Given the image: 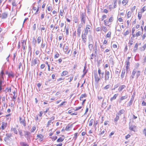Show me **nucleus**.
I'll return each mask as SVG.
<instances>
[{
	"label": "nucleus",
	"mask_w": 146,
	"mask_h": 146,
	"mask_svg": "<svg viewBox=\"0 0 146 146\" xmlns=\"http://www.w3.org/2000/svg\"><path fill=\"white\" fill-rule=\"evenodd\" d=\"M80 16L81 23H82V24H85L86 20V14L85 13L81 12L80 13Z\"/></svg>",
	"instance_id": "obj_1"
},
{
	"label": "nucleus",
	"mask_w": 146,
	"mask_h": 146,
	"mask_svg": "<svg viewBox=\"0 0 146 146\" xmlns=\"http://www.w3.org/2000/svg\"><path fill=\"white\" fill-rule=\"evenodd\" d=\"M39 63L40 61L37 58H36L34 59H33L31 63V66H34L37 64V66H38Z\"/></svg>",
	"instance_id": "obj_2"
},
{
	"label": "nucleus",
	"mask_w": 146,
	"mask_h": 146,
	"mask_svg": "<svg viewBox=\"0 0 146 146\" xmlns=\"http://www.w3.org/2000/svg\"><path fill=\"white\" fill-rule=\"evenodd\" d=\"M81 28L80 27H78L77 31L78 36H80L81 32Z\"/></svg>",
	"instance_id": "obj_20"
},
{
	"label": "nucleus",
	"mask_w": 146,
	"mask_h": 146,
	"mask_svg": "<svg viewBox=\"0 0 146 146\" xmlns=\"http://www.w3.org/2000/svg\"><path fill=\"white\" fill-rule=\"evenodd\" d=\"M59 54L58 53H57L56 54H55L54 56V58H58L59 57Z\"/></svg>",
	"instance_id": "obj_59"
},
{
	"label": "nucleus",
	"mask_w": 146,
	"mask_h": 146,
	"mask_svg": "<svg viewBox=\"0 0 146 146\" xmlns=\"http://www.w3.org/2000/svg\"><path fill=\"white\" fill-rule=\"evenodd\" d=\"M8 15V14L7 12L2 13L1 16V17L2 19H5L7 17Z\"/></svg>",
	"instance_id": "obj_9"
},
{
	"label": "nucleus",
	"mask_w": 146,
	"mask_h": 146,
	"mask_svg": "<svg viewBox=\"0 0 146 146\" xmlns=\"http://www.w3.org/2000/svg\"><path fill=\"white\" fill-rule=\"evenodd\" d=\"M141 12H139L138 13V17L139 19L140 20V19L141 17Z\"/></svg>",
	"instance_id": "obj_47"
},
{
	"label": "nucleus",
	"mask_w": 146,
	"mask_h": 146,
	"mask_svg": "<svg viewBox=\"0 0 146 146\" xmlns=\"http://www.w3.org/2000/svg\"><path fill=\"white\" fill-rule=\"evenodd\" d=\"M146 61V56H144L143 57V60H142V62L144 65L145 64Z\"/></svg>",
	"instance_id": "obj_32"
},
{
	"label": "nucleus",
	"mask_w": 146,
	"mask_h": 146,
	"mask_svg": "<svg viewBox=\"0 0 146 146\" xmlns=\"http://www.w3.org/2000/svg\"><path fill=\"white\" fill-rule=\"evenodd\" d=\"M94 75L95 82L97 84H98L99 83V81L100 80V78L99 77L97 73H94Z\"/></svg>",
	"instance_id": "obj_7"
},
{
	"label": "nucleus",
	"mask_w": 146,
	"mask_h": 146,
	"mask_svg": "<svg viewBox=\"0 0 146 146\" xmlns=\"http://www.w3.org/2000/svg\"><path fill=\"white\" fill-rule=\"evenodd\" d=\"M110 75V72L109 71L106 70L105 72V81L106 82L107 80H108L109 79Z\"/></svg>",
	"instance_id": "obj_4"
},
{
	"label": "nucleus",
	"mask_w": 146,
	"mask_h": 146,
	"mask_svg": "<svg viewBox=\"0 0 146 146\" xmlns=\"http://www.w3.org/2000/svg\"><path fill=\"white\" fill-rule=\"evenodd\" d=\"M10 139V138L9 137H7L6 136V137H5L4 140L6 142L9 140Z\"/></svg>",
	"instance_id": "obj_49"
},
{
	"label": "nucleus",
	"mask_w": 146,
	"mask_h": 146,
	"mask_svg": "<svg viewBox=\"0 0 146 146\" xmlns=\"http://www.w3.org/2000/svg\"><path fill=\"white\" fill-rule=\"evenodd\" d=\"M22 44V48H23V50H25L26 48V42L24 40H23L21 42Z\"/></svg>",
	"instance_id": "obj_13"
},
{
	"label": "nucleus",
	"mask_w": 146,
	"mask_h": 146,
	"mask_svg": "<svg viewBox=\"0 0 146 146\" xmlns=\"http://www.w3.org/2000/svg\"><path fill=\"white\" fill-rule=\"evenodd\" d=\"M64 13V11L63 9H60V15L61 16L63 15V13Z\"/></svg>",
	"instance_id": "obj_43"
},
{
	"label": "nucleus",
	"mask_w": 146,
	"mask_h": 146,
	"mask_svg": "<svg viewBox=\"0 0 146 146\" xmlns=\"http://www.w3.org/2000/svg\"><path fill=\"white\" fill-rule=\"evenodd\" d=\"M1 124V128L2 129H4L7 126V123L4 122H2Z\"/></svg>",
	"instance_id": "obj_17"
},
{
	"label": "nucleus",
	"mask_w": 146,
	"mask_h": 146,
	"mask_svg": "<svg viewBox=\"0 0 146 146\" xmlns=\"http://www.w3.org/2000/svg\"><path fill=\"white\" fill-rule=\"evenodd\" d=\"M98 121H96L95 122L94 121V127L96 129L97 128V127H96V125L98 124Z\"/></svg>",
	"instance_id": "obj_42"
},
{
	"label": "nucleus",
	"mask_w": 146,
	"mask_h": 146,
	"mask_svg": "<svg viewBox=\"0 0 146 146\" xmlns=\"http://www.w3.org/2000/svg\"><path fill=\"white\" fill-rule=\"evenodd\" d=\"M110 23L109 22H108V20L107 21L106 20H104V24L106 25V26H109L108 25V24H109V23Z\"/></svg>",
	"instance_id": "obj_40"
},
{
	"label": "nucleus",
	"mask_w": 146,
	"mask_h": 146,
	"mask_svg": "<svg viewBox=\"0 0 146 146\" xmlns=\"http://www.w3.org/2000/svg\"><path fill=\"white\" fill-rule=\"evenodd\" d=\"M41 40V37L40 36H39L38 37L37 41L38 44H39Z\"/></svg>",
	"instance_id": "obj_44"
},
{
	"label": "nucleus",
	"mask_w": 146,
	"mask_h": 146,
	"mask_svg": "<svg viewBox=\"0 0 146 146\" xmlns=\"http://www.w3.org/2000/svg\"><path fill=\"white\" fill-rule=\"evenodd\" d=\"M64 28L66 30V34L67 35H68L69 34L68 26H66V25H65Z\"/></svg>",
	"instance_id": "obj_18"
},
{
	"label": "nucleus",
	"mask_w": 146,
	"mask_h": 146,
	"mask_svg": "<svg viewBox=\"0 0 146 146\" xmlns=\"http://www.w3.org/2000/svg\"><path fill=\"white\" fill-rule=\"evenodd\" d=\"M37 137L38 138H40L39 139V141H42L43 138V136L41 134H39L37 135Z\"/></svg>",
	"instance_id": "obj_19"
},
{
	"label": "nucleus",
	"mask_w": 146,
	"mask_h": 146,
	"mask_svg": "<svg viewBox=\"0 0 146 146\" xmlns=\"http://www.w3.org/2000/svg\"><path fill=\"white\" fill-rule=\"evenodd\" d=\"M125 112V111L124 110H120L119 113H118V115H121V114Z\"/></svg>",
	"instance_id": "obj_29"
},
{
	"label": "nucleus",
	"mask_w": 146,
	"mask_h": 146,
	"mask_svg": "<svg viewBox=\"0 0 146 146\" xmlns=\"http://www.w3.org/2000/svg\"><path fill=\"white\" fill-rule=\"evenodd\" d=\"M78 133H75V134H74V139H75V140H76V138H77V135H78Z\"/></svg>",
	"instance_id": "obj_60"
},
{
	"label": "nucleus",
	"mask_w": 146,
	"mask_h": 146,
	"mask_svg": "<svg viewBox=\"0 0 146 146\" xmlns=\"http://www.w3.org/2000/svg\"><path fill=\"white\" fill-rule=\"evenodd\" d=\"M118 95V94H114L113 97L110 98V101H112L113 100L115 99Z\"/></svg>",
	"instance_id": "obj_21"
},
{
	"label": "nucleus",
	"mask_w": 146,
	"mask_h": 146,
	"mask_svg": "<svg viewBox=\"0 0 146 146\" xmlns=\"http://www.w3.org/2000/svg\"><path fill=\"white\" fill-rule=\"evenodd\" d=\"M67 103V102H66V101H64V102H62L61 103V104L60 105H59V106L60 107V106H64V105H65V104H65V103Z\"/></svg>",
	"instance_id": "obj_54"
},
{
	"label": "nucleus",
	"mask_w": 146,
	"mask_h": 146,
	"mask_svg": "<svg viewBox=\"0 0 146 146\" xmlns=\"http://www.w3.org/2000/svg\"><path fill=\"white\" fill-rule=\"evenodd\" d=\"M129 130H132L135 132L136 130V127L134 125H132L131 123L130 122L129 124Z\"/></svg>",
	"instance_id": "obj_6"
},
{
	"label": "nucleus",
	"mask_w": 146,
	"mask_h": 146,
	"mask_svg": "<svg viewBox=\"0 0 146 146\" xmlns=\"http://www.w3.org/2000/svg\"><path fill=\"white\" fill-rule=\"evenodd\" d=\"M146 47V46L145 45V44L143 46L140 48V50L141 51H144L145 50Z\"/></svg>",
	"instance_id": "obj_36"
},
{
	"label": "nucleus",
	"mask_w": 146,
	"mask_h": 146,
	"mask_svg": "<svg viewBox=\"0 0 146 146\" xmlns=\"http://www.w3.org/2000/svg\"><path fill=\"white\" fill-rule=\"evenodd\" d=\"M57 137L56 136H53L52 138V139H53L54 140H56L57 139Z\"/></svg>",
	"instance_id": "obj_64"
},
{
	"label": "nucleus",
	"mask_w": 146,
	"mask_h": 146,
	"mask_svg": "<svg viewBox=\"0 0 146 146\" xmlns=\"http://www.w3.org/2000/svg\"><path fill=\"white\" fill-rule=\"evenodd\" d=\"M119 115L117 114L116 115V116L115 118L114 119V121H117L119 119Z\"/></svg>",
	"instance_id": "obj_45"
},
{
	"label": "nucleus",
	"mask_w": 146,
	"mask_h": 146,
	"mask_svg": "<svg viewBox=\"0 0 146 146\" xmlns=\"http://www.w3.org/2000/svg\"><path fill=\"white\" fill-rule=\"evenodd\" d=\"M113 7L112 8L114 9L115 8L117 7V0H113Z\"/></svg>",
	"instance_id": "obj_24"
},
{
	"label": "nucleus",
	"mask_w": 146,
	"mask_h": 146,
	"mask_svg": "<svg viewBox=\"0 0 146 146\" xmlns=\"http://www.w3.org/2000/svg\"><path fill=\"white\" fill-rule=\"evenodd\" d=\"M111 32L110 31H109L108 32L107 34L106 35V37L110 38L111 37Z\"/></svg>",
	"instance_id": "obj_38"
},
{
	"label": "nucleus",
	"mask_w": 146,
	"mask_h": 146,
	"mask_svg": "<svg viewBox=\"0 0 146 146\" xmlns=\"http://www.w3.org/2000/svg\"><path fill=\"white\" fill-rule=\"evenodd\" d=\"M88 34L84 32H83L82 34V40L84 42V43H86V42L87 41V35Z\"/></svg>",
	"instance_id": "obj_5"
},
{
	"label": "nucleus",
	"mask_w": 146,
	"mask_h": 146,
	"mask_svg": "<svg viewBox=\"0 0 146 146\" xmlns=\"http://www.w3.org/2000/svg\"><path fill=\"white\" fill-rule=\"evenodd\" d=\"M92 30L91 26L89 25H87L86 26V28H85L84 32L88 34V32L91 33Z\"/></svg>",
	"instance_id": "obj_3"
},
{
	"label": "nucleus",
	"mask_w": 146,
	"mask_h": 146,
	"mask_svg": "<svg viewBox=\"0 0 146 146\" xmlns=\"http://www.w3.org/2000/svg\"><path fill=\"white\" fill-rule=\"evenodd\" d=\"M8 76L9 77H11L13 78L14 77V73L12 72H9L8 74Z\"/></svg>",
	"instance_id": "obj_26"
},
{
	"label": "nucleus",
	"mask_w": 146,
	"mask_h": 146,
	"mask_svg": "<svg viewBox=\"0 0 146 146\" xmlns=\"http://www.w3.org/2000/svg\"><path fill=\"white\" fill-rule=\"evenodd\" d=\"M103 30L104 31L106 32L107 31V29L106 27L103 26L102 27V29L101 31Z\"/></svg>",
	"instance_id": "obj_28"
},
{
	"label": "nucleus",
	"mask_w": 146,
	"mask_h": 146,
	"mask_svg": "<svg viewBox=\"0 0 146 146\" xmlns=\"http://www.w3.org/2000/svg\"><path fill=\"white\" fill-rule=\"evenodd\" d=\"M11 91V87H7L4 90V91L6 93L7 92H10Z\"/></svg>",
	"instance_id": "obj_16"
},
{
	"label": "nucleus",
	"mask_w": 146,
	"mask_h": 146,
	"mask_svg": "<svg viewBox=\"0 0 146 146\" xmlns=\"http://www.w3.org/2000/svg\"><path fill=\"white\" fill-rule=\"evenodd\" d=\"M45 66V65L44 64H42L40 66V68L41 69H43Z\"/></svg>",
	"instance_id": "obj_62"
},
{
	"label": "nucleus",
	"mask_w": 146,
	"mask_h": 146,
	"mask_svg": "<svg viewBox=\"0 0 146 146\" xmlns=\"http://www.w3.org/2000/svg\"><path fill=\"white\" fill-rule=\"evenodd\" d=\"M88 48L90 51L93 48V45L92 44H90L88 45Z\"/></svg>",
	"instance_id": "obj_30"
},
{
	"label": "nucleus",
	"mask_w": 146,
	"mask_h": 146,
	"mask_svg": "<svg viewBox=\"0 0 146 146\" xmlns=\"http://www.w3.org/2000/svg\"><path fill=\"white\" fill-rule=\"evenodd\" d=\"M6 136L11 138V137L12 136V134L11 133H7Z\"/></svg>",
	"instance_id": "obj_57"
},
{
	"label": "nucleus",
	"mask_w": 146,
	"mask_h": 146,
	"mask_svg": "<svg viewBox=\"0 0 146 146\" xmlns=\"http://www.w3.org/2000/svg\"><path fill=\"white\" fill-rule=\"evenodd\" d=\"M113 21V16H112L111 17H110L108 20V22L110 23H111Z\"/></svg>",
	"instance_id": "obj_39"
},
{
	"label": "nucleus",
	"mask_w": 146,
	"mask_h": 146,
	"mask_svg": "<svg viewBox=\"0 0 146 146\" xmlns=\"http://www.w3.org/2000/svg\"><path fill=\"white\" fill-rule=\"evenodd\" d=\"M105 130H103L102 131H101L100 133V135H101L105 133Z\"/></svg>",
	"instance_id": "obj_63"
},
{
	"label": "nucleus",
	"mask_w": 146,
	"mask_h": 146,
	"mask_svg": "<svg viewBox=\"0 0 146 146\" xmlns=\"http://www.w3.org/2000/svg\"><path fill=\"white\" fill-rule=\"evenodd\" d=\"M63 48L64 51L65 52L68 50V46H65V44Z\"/></svg>",
	"instance_id": "obj_22"
},
{
	"label": "nucleus",
	"mask_w": 146,
	"mask_h": 146,
	"mask_svg": "<svg viewBox=\"0 0 146 146\" xmlns=\"http://www.w3.org/2000/svg\"><path fill=\"white\" fill-rule=\"evenodd\" d=\"M11 131H13L14 132L15 134H17V131L16 130L15 128H12L11 129Z\"/></svg>",
	"instance_id": "obj_31"
},
{
	"label": "nucleus",
	"mask_w": 146,
	"mask_h": 146,
	"mask_svg": "<svg viewBox=\"0 0 146 146\" xmlns=\"http://www.w3.org/2000/svg\"><path fill=\"white\" fill-rule=\"evenodd\" d=\"M46 29L44 27H42L40 28V30L41 32H42V31H44L45 32H46Z\"/></svg>",
	"instance_id": "obj_55"
},
{
	"label": "nucleus",
	"mask_w": 146,
	"mask_h": 146,
	"mask_svg": "<svg viewBox=\"0 0 146 146\" xmlns=\"http://www.w3.org/2000/svg\"><path fill=\"white\" fill-rule=\"evenodd\" d=\"M86 66H85L84 67V69L83 71V74H84L85 75L86 74V73L87 72V70H86Z\"/></svg>",
	"instance_id": "obj_46"
},
{
	"label": "nucleus",
	"mask_w": 146,
	"mask_h": 146,
	"mask_svg": "<svg viewBox=\"0 0 146 146\" xmlns=\"http://www.w3.org/2000/svg\"><path fill=\"white\" fill-rule=\"evenodd\" d=\"M136 77L137 78L140 75V72L139 71H136Z\"/></svg>",
	"instance_id": "obj_35"
},
{
	"label": "nucleus",
	"mask_w": 146,
	"mask_h": 146,
	"mask_svg": "<svg viewBox=\"0 0 146 146\" xmlns=\"http://www.w3.org/2000/svg\"><path fill=\"white\" fill-rule=\"evenodd\" d=\"M19 118L20 123L23 125L25 127L26 126V123L25 119H22L21 117H19Z\"/></svg>",
	"instance_id": "obj_8"
},
{
	"label": "nucleus",
	"mask_w": 146,
	"mask_h": 146,
	"mask_svg": "<svg viewBox=\"0 0 146 146\" xmlns=\"http://www.w3.org/2000/svg\"><path fill=\"white\" fill-rule=\"evenodd\" d=\"M131 12H128L127 14V16L128 18H129L131 16Z\"/></svg>",
	"instance_id": "obj_58"
},
{
	"label": "nucleus",
	"mask_w": 146,
	"mask_h": 146,
	"mask_svg": "<svg viewBox=\"0 0 146 146\" xmlns=\"http://www.w3.org/2000/svg\"><path fill=\"white\" fill-rule=\"evenodd\" d=\"M106 15H103L101 19V21H103L104 19H106Z\"/></svg>",
	"instance_id": "obj_52"
},
{
	"label": "nucleus",
	"mask_w": 146,
	"mask_h": 146,
	"mask_svg": "<svg viewBox=\"0 0 146 146\" xmlns=\"http://www.w3.org/2000/svg\"><path fill=\"white\" fill-rule=\"evenodd\" d=\"M129 32L128 30H127L126 32H125L124 33V35L125 36H126L127 35H128L129 33Z\"/></svg>",
	"instance_id": "obj_51"
},
{
	"label": "nucleus",
	"mask_w": 146,
	"mask_h": 146,
	"mask_svg": "<svg viewBox=\"0 0 146 146\" xmlns=\"http://www.w3.org/2000/svg\"><path fill=\"white\" fill-rule=\"evenodd\" d=\"M146 10L145 7L144 6L143 8L141 9V12L142 13H143L144 11Z\"/></svg>",
	"instance_id": "obj_56"
},
{
	"label": "nucleus",
	"mask_w": 146,
	"mask_h": 146,
	"mask_svg": "<svg viewBox=\"0 0 146 146\" xmlns=\"http://www.w3.org/2000/svg\"><path fill=\"white\" fill-rule=\"evenodd\" d=\"M94 122V120L93 119H91L89 121V126H92L93 125V123Z\"/></svg>",
	"instance_id": "obj_33"
},
{
	"label": "nucleus",
	"mask_w": 146,
	"mask_h": 146,
	"mask_svg": "<svg viewBox=\"0 0 146 146\" xmlns=\"http://www.w3.org/2000/svg\"><path fill=\"white\" fill-rule=\"evenodd\" d=\"M36 129V127L35 126H33L31 130V132H33Z\"/></svg>",
	"instance_id": "obj_50"
},
{
	"label": "nucleus",
	"mask_w": 146,
	"mask_h": 146,
	"mask_svg": "<svg viewBox=\"0 0 146 146\" xmlns=\"http://www.w3.org/2000/svg\"><path fill=\"white\" fill-rule=\"evenodd\" d=\"M87 96V95L86 94H82L81 95V96L80 98V100H82V99L84 97L85 98Z\"/></svg>",
	"instance_id": "obj_25"
},
{
	"label": "nucleus",
	"mask_w": 146,
	"mask_h": 146,
	"mask_svg": "<svg viewBox=\"0 0 146 146\" xmlns=\"http://www.w3.org/2000/svg\"><path fill=\"white\" fill-rule=\"evenodd\" d=\"M50 119V120L48 121V122L47 123V127H48L50 125V123H53L52 122V121H53L54 120V119H55L54 117L53 116L52 117H51Z\"/></svg>",
	"instance_id": "obj_10"
},
{
	"label": "nucleus",
	"mask_w": 146,
	"mask_h": 146,
	"mask_svg": "<svg viewBox=\"0 0 146 146\" xmlns=\"http://www.w3.org/2000/svg\"><path fill=\"white\" fill-rule=\"evenodd\" d=\"M68 72L66 71H63L61 74V76H64L67 74Z\"/></svg>",
	"instance_id": "obj_27"
},
{
	"label": "nucleus",
	"mask_w": 146,
	"mask_h": 146,
	"mask_svg": "<svg viewBox=\"0 0 146 146\" xmlns=\"http://www.w3.org/2000/svg\"><path fill=\"white\" fill-rule=\"evenodd\" d=\"M125 69H122L121 74V77L122 79H123L124 77L125 74Z\"/></svg>",
	"instance_id": "obj_14"
},
{
	"label": "nucleus",
	"mask_w": 146,
	"mask_h": 146,
	"mask_svg": "<svg viewBox=\"0 0 146 146\" xmlns=\"http://www.w3.org/2000/svg\"><path fill=\"white\" fill-rule=\"evenodd\" d=\"M111 86L110 84H108L106 85L105 87H104L103 89L105 90H107L109 89Z\"/></svg>",
	"instance_id": "obj_34"
},
{
	"label": "nucleus",
	"mask_w": 146,
	"mask_h": 146,
	"mask_svg": "<svg viewBox=\"0 0 146 146\" xmlns=\"http://www.w3.org/2000/svg\"><path fill=\"white\" fill-rule=\"evenodd\" d=\"M136 70L135 69H134L132 72V74L130 77L131 79L132 80L134 78V77L136 73Z\"/></svg>",
	"instance_id": "obj_12"
},
{
	"label": "nucleus",
	"mask_w": 146,
	"mask_h": 146,
	"mask_svg": "<svg viewBox=\"0 0 146 146\" xmlns=\"http://www.w3.org/2000/svg\"><path fill=\"white\" fill-rule=\"evenodd\" d=\"M126 64L127 65L126 68L127 69L129 67V61H127L126 62Z\"/></svg>",
	"instance_id": "obj_41"
},
{
	"label": "nucleus",
	"mask_w": 146,
	"mask_h": 146,
	"mask_svg": "<svg viewBox=\"0 0 146 146\" xmlns=\"http://www.w3.org/2000/svg\"><path fill=\"white\" fill-rule=\"evenodd\" d=\"M133 102L132 101H130L127 104V106H131L132 105Z\"/></svg>",
	"instance_id": "obj_53"
},
{
	"label": "nucleus",
	"mask_w": 146,
	"mask_h": 146,
	"mask_svg": "<svg viewBox=\"0 0 146 146\" xmlns=\"http://www.w3.org/2000/svg\"><path fill=\"white\" fill-rule=\"evenodd\" d=\"M64 139L62 137H60L58 138L57 140V141L58 142H60L62 141Z\"/></svg>",
	"instance_id": "obj_37"
},
{
	"label": "nucleus",
	"mask_w": 146,
	"mask_h": 146,
	"mask_svg": "<svg viewBox=\"0 0 146 146\" xmlns=\"http://www.w3.org/2000/svg\"><path fill=\"white\" fill-rule=\"evenodd\" d=\"M126 87V86L124 85H121V86H120L118 89V90L119 92H121L123 89L125 88Z\"/></svg>",
	"instance_id": "obj_15"
},
{
	"label": "nucleus",
	"mask_w": 146,
	"mask_h": 146,
	"mask_svg": "<svg viewBox=\"0 0 146 146\" xmlns=\"http://www.w3.org/2000/svg\"><path fill=\"white\" fill-rule=\"evenodd\" d=\"M120 72V71H119V69H118L117 70H116L115 71V73L117 75H118V76Z\"/></svg>",
	"instance_id": "obj_61"
},
{
	"label": "nucleus",
	"mask_w": 146,
	"mask_h": 146,
	"mask_svg": "<svg viewBox=\"0 0 146 146\" xmlns=\"http://www.w3.org/2000/svg\"><path fill=\"white\" fill-rule=\"evenodd\" d=\"M128 96L126 95L124 96H121L119 100V103H121L123 100L127 98Z\"/></svg>",
	"instance_id": "obj_11"
},
{
	"label": "nucleus",
	"mask_w": 146,
	"mask_h": 146,
	"mask_svg": "<svg viewBox=\"0 0 146 146\" xmlns=\"http://www.w3.org/2000/svg\"><path fill=\"white\" fill-rule=\"evenodd\" d=\"M138 47V44L137 43H136L135 45V46L133 48V51L134 52H135L136 51V50H137V48Z\"/></svg>",
	"instance_id": "obj_23"
},
{
	"label": "nucleus",
	"mask_w": 146,
	"mask_h": 146,
	"mask_svg": "<svg viewBox=\"0 0 146 146\" xmlns=\"http://www.w3.org/2000/svg\"><path fill=\"white\" fill-rule=\"evenodd\" d=\"M128 0H123L122 1V3L123 4H125V5H126V4L128 3Z\"/></svg>",
	"instance_id": "obj_48"
}]
</instances>
